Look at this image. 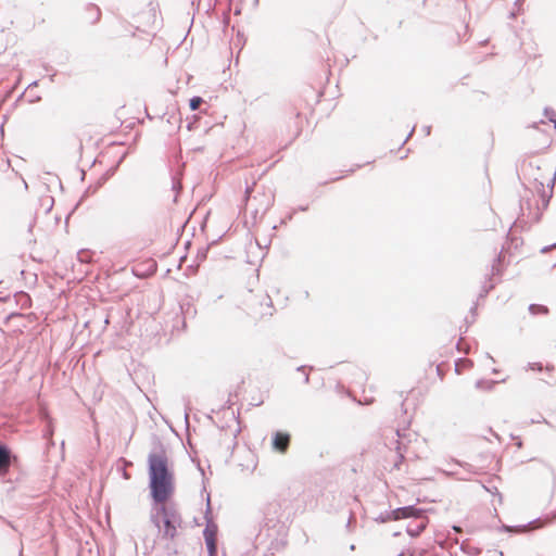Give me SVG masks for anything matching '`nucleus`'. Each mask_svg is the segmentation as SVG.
Instances as JSON below:
<instances>
[{"instance_id": "nucleus-1", "label": "nucleus", "mask_w": 556, "mask_h": 556, "mask_svg": "<svg viewBox=\"0 0 556 556\" xmlns=\"http://www.w3.org/2000/svg\"><path fill=\"white\" fill-rule=\"evenodd\" d=\"M149 490L152 500L150 522L162 540H175L182 518L177 507L167 501L175 491L174 472L165 446L159 442L148 455Z\"/></svg>"}, {"instance_id": "nucleus-2", "label": "nucleus", "mask_w": 556, "mask_h": 556, "mask_svg": "<svg viewBox=\"0 0 556 556\" xmlns=\"http://www.w3.org/2000/svg\"><path fill=\"white\" fill-rule=\"evenodd\" d=\"M424 510L421 508L416 507L415 505H408L403 507H397L393 510H386L380 513L375 520L380 523H384L391 520H400L406 518H419L422 515Z\"/></svg>"}, {"instance_id": "nucleus-3", "label": "nucleus", "mask_w": 556, "mask_h": 556, "mask_svg": "<svg viewBox=\"0 0 556 556\" xmlns=\"http://www.w3.org/2000/svg\"><path fill=\"white\" fill-rule=\"evenodd\" d=\"M211 514V504H210V496H207V505L205 510V519L206 525L203 530V538L205 541L206 549L208 553V556H216L217 555V542H216V535H217V525L212 520L208 515Z\"/></svg>"}, {"instance_id": "nucleus-4", "label": "nucleus", "mask_w": 556, "mask_h": 556, "mask_svg": "<svg viewBox=\"0 0 556 556\" xmlns=\"http://www.w3.org/2000/svg\"><path fill=\"white\" fill-rule=\"evenodd\" d=\"M18 456L4 442L0 441V477L10 472L11 468L18 466Z\"/></svg>"}, {"instance_id": "nucleus-5", "label": "nucleus", "mask_w": 556, "mask_h": 556, "mask_svg": "<svg viewBox=\"0 0 556 556\" xmlns=\"http://www.w3.org/2000/svg\"><path fill=\"white\" fill-rule=\"evenodd\" d=\"M291 444V434L288 431L277 430L271 433V450L279 454H286Z\"/></svg>"}, {"instance_id": "nucleus-6", "label": "nucleus", "mask_w": 556, "mask_h": 556, "mask_svg": "<svg viewBox=\"0 0 556 556\" xmlns=\"http://www.w3.org/2000/svg\"><path fill=\"white\" fill-rule=\"evenodd\" d=\"M540 519H534L532 521H529L528 523H525V525H518V526H507V525H502L497 528L498 531L501 532H507V533H523V532H527L528 529L539 522Z\"/></svg>"}, {"instance_id": "nucleus-7", "label": "nucleus", "mask_w": 556, "mask_h": 556, "mask_svg": "<svg viewBox=\"0 0 556 556\" xmlns=\"http://www.w3.org/2000/svg\"><path fill=\"white\" fill-rule=\"evenodd\" d=\"M101 18V10L98 5L89 3L86 7V20L90 24H97Z\"/></svg>"}, {"instance_id": "nucleus-8", "label": "nucleus", "mask_w": 556, "mask_h": 556, "mask_svg": "<svg viewBox=\"0 0 556 556\" xmlns=\"http://www.w3.org/2000/svg\"><path fill=\"white\" fill-rule=\"evenodd\" d=\"M124 160V155L119 159L117 165L115 167H112L109 169L101 178L98 179L97 184L94 185V190H99L105 181L115 174V170L117 166L121 164V162Z\"/></svg>"}, {"instance_id": "nucleus-9", "label": "nucleus", "mask_w": 556, "mask_h": 556, "mask_svg": "<svg viewBox=\"0 0 556 556\" xmlns=\"http://www.w3.org/2000/svg\"><path fill=\"white\" fill-rule=\"evenodd\" d=\"M555 177H556V172L554 173V177L553 179L551 180V184L548 185L551 187V191L549 193H547L545 190H544V185L543 182H540V187H541V190H542V193H541V198H542V202H543V206L544 208L547 207L548 203H549V200L552 198V189L555 185Z\"/></svg>"}, {"instance_id": "nucleus-10", "label": "nucleus", "mask_w": 556, "mask_h": 556, "mask_svg": "<svg viewBox=\"0 0 556 556\" xmlns=\"http://www.w3.org/2000/svg\"><path fill=\"white\" fill-rule=\"evenodd\" d=\"M396 434L399 437V440L396 441V451H397V454L401 458V460L404 459V452L406 451V446L404 444V438L405 435H402L400 430H396Z\"/></svg>"}, {"instance_id": "nucleus-11", "label": "nucleus", "mask_w": 556, "mask_h": 556, "mask_svg": "<svg viewBox=\"0 0 556 556\" xmlns=\"http://www.w3.org/2000/svg\"><path fill=\"white\" fill-rule=\"evenodd\" d=\"M529 312L532 314V315H536V314H548V307L545 306V305H541V304H530L529 305Z\"/></svg>"}, {"instance_id": "nucleus-12", "label": "nucleus", "mask_w": 556, "mask_h": 556, "mask_svg": "<svg viewBox=\"0 0 556 556\" xmlns=\"http://www.w3.org/2000/svg\"><path fill=\"white\" fill-rule=\"evenodd\" d=\"M426 521L425 520H421L420 523L417 525L416 528L410 529V527L407 528V533L412 536H417L419 535L425 529H426Z\"/></svg>"}, {"instance_id": "nucleus-13", "label": "nucleus", "mask_w": 556, "mask_h": 556, "mask_svg": "<svg viewBox=\"0 0 556 556\" xmlns=\"http://www.w3.org/2000/svg\"><path fill=\"white\" fill-rule=\"evenodd\" d=\"M203 102L201 97L194 96L189 100V108L191 111H197Z\"/></svg>"}, {"instance_id": "nucleus-14", "label": "nucleus", "mask_w": 556, "mask_h": 556, "mask_svg": "<svg viewBox=\"0 0 556 556\" xmlns=\"http://www.w3.org/2000/svg\"><path fill=\"white\" fill-rule=\"evenodd\" d=\"M208 250H210V245L200 248L198 250V252H197V261H198V263L204 262L206 260Z\"/></svg>"}, {"instance_id": "nucleus-15", "label": "nucleus", "mask_w": 556, "mask_h": 556, "mask_svg": "<svg viewBox=\"0 0 556 556\" xmlns=\"http://www.w3.org/2000/svg\"><path fill=\"white\" fill-rule=\"evenodd\" d=\"M543 114L546 118H548L549 122L556 117L555 110L548 106L544 109Z\"/></svg>"}, {"instance_id": "nucleus-16", "label": "nucleus", "mask_w": 556, "mask_h": 556, "mask_svg": "<svg viewBox=\"0 0 556 556\" xmlns=\"http://www.w3.org/2000/svg\"><path fill=\"white\" fill-rule=\"evenodd\" d=\"M494 288V285L493 283H489V285H483L481 291H480V294H479V298H484L489 294V292Z\"/></svg>"}, {"instance_id": "nucleus-17", "label": "nucleus", "mask_w": 556, "mask_h": 556, "mask_svg": "<svg viewBox=\"0 0 556 556\" xmlns=\"http://www.w3.org/2000/svg\"><path fill=\"white\" fill-rule=\"evenodd\" d=\"M306 366L302 365L296 368L298 371L303 372L304 383L307 384L309 382V375L306 372Z\"/></svg>"}, {"instance_id": "nucleus-18", "label": "nucleus", "mask_w": 556, "mask_h": 556, "mask_svg": "<svg viewBox=\"0 0 556 556\" xmlns=\"http://www.w3.org/2000/svg\"><path fill=\"white\" fill-rule=\"evenodd\" d=\"M244 43H245V37H244V34H243V33H241V31H238V33H237V41H236V46H237V45H240V48H242Z\"/></svg>"}, {"instance_id": "nucleus-19", "label": "nucleus", "mask_w": 556, "mask_h": 556, "mask_svg": "<svg viewBox=\"0 0 556 556\" xmlns=\"http://www.w3.org/2000/svg\"><path fill=\"white\" fill-rule=\"evenodd\" d=\"M529 368L531 370H538V371H541L542 368H543V365L542 363H529Z\"/></svg>"}, {"instance_id": "nucleus-20", "label": "nucleus", "mask_w": 556, "mask_h": 556, "mask_svg": "<svg viewBox=\"0 0 556 556\" xmlns=\"http://www.w3.org/2000/svg\"><path fill=\"white\" fill-rule=\"evenodd\" d=\"M552 249H556V242L551 245H545L541 249V253L545 254L549 252Z\"/></svg>"}, {"instance_id": "nucleus-21", "label": "nucleus", "mask_w": 556, "mask_h": 556, "mask_svg": "<svg viewBox=\"0 0 556 556\" xmlns=\"http://www.w3.org/2000/svg\"><path fill=\"white\" fill-rule=\"evenodd\" d=\"M501 274V268L498 265H495L493 264L492 265V275H500Z\"/></svg>"}, {"instance_id": "nucleus-22", "label": "nucleus", "mask_w": 556, "mask_h": 556, "mask_svg": "<svg viewBox=\"0 0 556 556\" xmlns=\"http://www.w3.org/2000/svg\"><path fill=\"white\" fill-rule=\"evenodd\" d=\"M421 130L424 131L425 136H430L431 134V126L429 125H426L421 128Z\"/></svg>"}, {"instance_id": "nucleus-23", "label": "nucleus", "mask_w": 556, "mask_h": 556, "mask_svg": "<svg viewBox=\"0 0 556 556\" xmlns=\"http://www.w3.org/2000/svg\"><path fill=\"white\" fill-rule=\"evenodd\" d=\"M97 190H94V187L89 186L85 191V195H89L90 193H94Z\"/></svg>"}, {"instance_id": "nucleus-24", "label": "nucleus", "mask_w": 556, "mask_h": 556, "mask_svg": "<svg viewBox=\"0 0 556 556\" xmlns=\"http://www.w3.org/2000/svg\"><path fill=\"white\" fill-rule=\"evenodd\" d=\"M229 21H230V16L228 13H225L224 14V25L227 26L229 24Z\"/></svg>"}, {"instance_id": "nucleus-25", "label": "nucleus", "mask_w": 556, "mask_h": 556, "mask_svg": "<svg viewBox=\"0 0 556 556\" xmlns=\"http://www.w3.org/2000/svg\"><path fill=\"white\" fill-rule=\"evenodd\" d=\"M414 131H415V126L412 128V130L409 131V134L407 135V137L405 138V140L403 141V143H402V144H404L405 142H407V140L413 136Z\"/></svg>"}, {"instance_id": "nucleus-26", "label": "nucleus", "mask_w": 556, "mask_h": 556, "mask_svg": "<svg viewBox=\"0 0 556 556\" xmlns=\"http://www.w3.org/2000/svg\"><path fill=\"white\" fill-rule=\"evenodd\" d=\"M352 521H354V517H353V515H351V516H350V518H349V520H348V522H346V527H348V528L351 526Z\"/></svg>"}, {"instance_id": "nucleus-27", "label": "nucleus", "mask_w": 556, "mask_h": 556, "mask_svg": "<svg viewBox=\"0 0 556 556\" xmlns=\"http://www.w3.org/2000/svg\"><path fill=\"white\" fill-rule=\"evenodd\" d=\"M252 190H253V187H247V188H245V194H247V197H249V194L252 192Z\"/></svg>"}, {"instance_id": "nucleus-28", "label": "nucleus", "mask_w": 556, "mask_h": 556, "mask_svg": "<svg viewBox=\"0 0 556 556\" xmlns=\"http://www.w3.org/2000/svg\"><path fill=\"white\" fill-rule=\"evenodd\" d=\"M40 100H41V97L38 96V97H34V99H31L29 102L34 103V102H38Z\"/></svg>"}, {"instance_id": "nucleus-29", "label": "nucleus", "mask_w": 556, "mask_h": 556, "mask_svg": "<svg viewBox=\"0 0 556 556\" xmlns=\"http://www.w3.org/2000/svg\"><path fill=\"white\" fill-rule=\"evenodd\" d=\"M37 85H38V81H37V80H35V81H33V83H30V84L28 85L27 89H29V88H31V87H36Z\"/></svg>"}, {"instance_id": "nucleus-30", "label": "nucleus", "mask_w": 556, "mask_h": 556, "mask_svg": "<svg viewBox=\"0 0 556 556\" xmlns=\"http://www.w3.org/2000/svg\"><path fill=\"white\" fill-rule=\"evenodd\" d=\"M546 370L547 371H553L554 370V365L547 364L546 365Z\"/></svg>"}, {"instance_id": "nucleus-31", "label": "nucleus", "mask_w": 556, "mask_h": 556, "mask_svg": "<svg viewBox=\"0 0 556 556\" xmlns=\"http://www.w3.org/2000/svg\"><path fill=\"white\" fill-rule=\"evenodd\" d=\"M308 210V206L307 205H302L299 207V211H302V212H305Z\"/></svg>"}, {"instance_id": "nucleus-32", "label": "nucleus", "mask_w": 556, "mask_h": 556, "mask_svg": "<svg viewBox=\"0 0 556 556\" xmlns=\"http://www.w3.org/2000/svg\"><path fill=\"white\" fill-rule=\"evenodd\" d=\"M185 420H186V424L188 425V419H189V414H188V410L185 409Z\"/></svg>"}, {"instance_id": "nucleus-33", "label": "nucleus", "mask_w": 556, "mask_h": 556, "mask_svg": "<svg viewBox=\"0 0 556 556\" xmlns=\"http://www.w3.org/2000/svg\"><path fill=\"white\" fill-rule=\"evenodd\" d=\"M476 312H477V306H476V305H473V306L470 308V313H471L472 315H475V314H476Z\"/></svg>"}, {"instance_id": "nucleus-34", "label": "nucleus", "mask_w": 556, "mask_h": 556, "mask_svg": "<svg viewBox=\"0 0 556 556\" xmlns=\"http://www.w3.org/2000/svg\"><path fill=\"white\" fill-rule=\"evenodd\" d=\"M240 432V428H237L233 432H232V435L233 438L236 439V437L238 435V433Z\"/></svg>"}, {"instance_id": "nucleus-35", "label": "nucleus", "mask_w": 556, "mask_h": 556, "mask_svg": "<svg viewBox=\"0 0 556 556\" xmlns=\"http://www.w3.org/2000/svg\"><path fill=\"white\" fill-rule=\"evenodd\" d=\"M55 73L49 76L50 81H54Z\"/></svg>"}, {"instance_id": "nucleus-36", "label": "nucleus", "mask_w": 556, "mask_h": 556, "mask_svg": "<svg viewBox=\"0 0 556 556\" xmlns=\"http://www.w3.org/2000/svg\"><path fill=\"white\" fill-rule=\"evenodd\" d=\"M516 17V13L515 12H510L509 13V18H515Z\"/></svg>"}, {"instance_id": "nucleus-37", "label": "nucleus", "mask_w": 556, "mask_h": 556, "mask_svg": "<svg viewBox=\"0 0 556 556\" xmlns=\"http://www.w3.org/2000/svg\"><path fill=\"white\" fill-rule=\"evenodd\" d=\"M518 447H521L522 446V441L520 439H518V442L516 443Z\"/></svg>"}, {"instance_id": "nucleus-38", "label": "nucleus", "mask_w": 556, "mask_h": 556, "mask_svg": "<svg viewBox=\"0 0 556 556\" xmlns=\"http://www.w3.org/2000/svg\"><path fill=\"white\" fill-rule=\"evenodd\" d=\"M481 383H482V380H478V381L476 382V387H477V388H480Z\"/></svg>"}, {"instance_id": "nucleus-39", "label": "nucleus", "mask_w": 556, "mask_h": 556, "mask_svg": "<svg viewBox=\"0 0 556 556\" xmlns=\"http://www.w3.org/2000/svg\"><path fill=\"white\" fill-rule=\"evenodd\" d=\"M551 123L554 124V128L556 129V117L554 119H552Z\"/></svg>"}, {"instance_id": "nucleus-40", "label": "nucleus", "mask_w": 556, "mask_h": 556, "mask_svg": "<svg viewBox=\"0 0 556 556\" xmlns=\"http://www.w3.org/2000/svg\"><path fill=\"white\" fill-rule=\"evenodd\" d=\"M173 188L177 190V188H178V184L174 182V184H173Z\"/></svg>"}, {"instance_id": "nucleus-41", "label": "nucleus", "mask_w": 556, "mask_h": 556, "mask_svg": "<svg viewBox=\"0 0 556 556\" xmlns=\"http://www.w3.org/2000/svg\"><path fill=\"white\" fill-rule=\"evenodd\" d=\"M486 357L494 362V358L489 353H486Z\"/></svg>"}, {"instance_id": "nucleus-42", "label": "nucleus", "mask_w": 556, "mask_h": 556, "mask_svg": "<svg viewBox=\"0 0 556 556\" xmlns=\"http://www.w3.org/2000/svg\"><path fill=\"white\" fill-rule=\"evenodd\" d=\"M531 127H533V128H538V123H533V124L531 125Z\"/></svg>"}, {"instance_id": "nucleus-43", "label": "nucleus", "mask_w": 556, "mask_h": 556, "mask_svg": "<svg viewBox=\"0 0 556 556\" xmlns=\"http://www.w3.org/2000/svg\"><path fill=\"white\" fill-rule=\"evenodd\" d=\"M240 9H236L235 14H240Z\"/></svg>"}, {"instance_id": "nucleus-44", "label": "nucleus", "mask_w": 556, "mask_h": 556, "mask_svg": "<svg viewBox=\"0 0 556 556\" xmlns=\"http://www.w3.org/2000/svg\"><path fill=\"white\" fill-rule=\"evenodd\" d=\"M501 258H502V256H501V254H500V255L497 256L496 261L500 263V262H501Z\"/></svg>"}, {"instance_id": "nucleus-45", "label": "nucleus", "mask_w": 556, "mask_h": 556, "mask_svg": "<svg viewBox=\"0 0 556 556\" xmlns=\"http://www.w3.org/2000/svg\"><path fill=\"white\" fill-rule=\"evenodd\" d=\"M27 299V301H30V298H28L26 294H23Z\"/></svg>"}, {"instance_id": "nucleus-46", "label": "nucleus", "mask_w": 556, "mask_h": 556, "mask_svg": "<svg viewBox=\"0 0 556 556\" xmlns=\"http://www.w3.org/2000/svg\"><path fill=\"white\" fill-rule=\"evenodd\" d=\"M254 3H255V5H257L258 4V0H254Z\"/></svg>"}, {"instance_id": "nucleus-47", "label": "nucleus", "mask_w": 556, "mask_h": 556, "mask_svg": "<svg viewBox=\"0 0 556 556\" xmlns=\"http://www.w3.org/2000/svg\"><path fill=\"white\" fill-rule=\"evenodd\" d=\"M519 1H520V0H517V1H516V4H517Z\"/></svg>"}, {"instance_id": "nucleus-48", "label": "nucleus", "mask_w": 556, "mask_h": 556, "mask_svg": "<svg viewBox=\"0 0 556 556\" xmlns=\"http://www.w3.org/2000/svg\"><path fill=\"white\" fill-rule=\"evenodd\" d=\"M553 267H556V263L554 264V266H553Z\"/></svg>"}]
</instances>
